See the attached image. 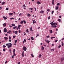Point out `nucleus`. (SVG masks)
Wrapping results in <instances>:
<instances>
[{"instance_id":"obj_1","label":"nucleus","mask_w":64,"mask_h":64,"mask_svg":"<svg viewBox=\"0 0 64 64\" xmlns=\"http://www.w3.org/2000/svg\"><path fill=\"white\" fill-rule=\"evenodd\" d=\"M50 24H51L52 27L53 28H56L57 26H55V25H57V24L56 23H54L53 22H52L50 23Z\"/></svg>"},{"instance_id":"obj_2","label":"nucleus","mask_w":64,"mask_h":64,"mask_svg":"<svg viewBox=\"0 0 64 64\" xmlns=\"http://www.w3.org/2000/svg\"><path fill=\"white\" fill-rule=\"evenodd\" d=\"M6 46H7L8 47V49H9L10 48H11L12 47V44L10 43H8V44H6Z\"/></svg>"},{"instance_id":"obj_3","label":"nucleus","mask_w":64,"mask_h":64,"mask_svg":"<svg viewBox=\"0 0 64 64\" xmlns=\"http://www.w3.org/2000/svg\"><path fill=\"white\" fill-rule=\"evenodd\" d=\"M23 50H24V51H26L27 50V48L25 46H24L23 47Z\"/></svg>"},{"instance_id":"obj_4","label":"nucleus","mask_w":64,"mask_h":64,"mask_svg":"<svg viewBox=\"0 0 64 64\" xmlns=\"http://www.w3.org/2000/svg\"><path fill=\"white\" fill-rule=\"evenodd\" d=\"M45 41H46V42L48 43V44H49L50 42V41H49L47 40H45Z\"/></svg>"},{"instance_id":"obj_5","label":"nucleus","mask_w":64,"mask_h":64,"mask_svg":"<svg viewBox=\"0 0 64 64\" xmlns=\"http://www.w3.org/2000/svg\"><path fill=\"white\" fill-rule=\"evenodd\" d=\"M36 4L38 5H39V4H41V2L39 1H38L36 2Z\"/></svg>"},{"instance_id":"obj_6","label":"nucleus","mask_w":64,"mask_h":64,"mask_svg":"<svg viewBox=\"0 0 64 64\" xmlns=\"http://www.w3.org/2000/svg\"><path fill=\"white\" fill-rule=\"evenodd\" d=\"M24 51L22 52V57H24Z\"/></svg>"},{"instance_id":"obj_7","label":"nucleus","mask_w":64,"mask_h":64,"mask_svg":"<svg viewBox=\"0 0 64 64\" xmlns=\"http://www.w3.org/2000/svg\"><path fill=\"white\" fill-rule=\"evenodd\" d=\"M13 14V13H9V15L10 16H12V15Z\"/></svg>"},{"instance_id":"obj_8","label":"nucleus","mask_w":64,"mask_h":64,"mask_svg":"<svg viewBox=\"0 0 64 64\" xmlns=\"http://www.w3.org/2000/svg\"><path fill=\"white\" fill-rule=\"evenodd\" d=\"M30 31H31L32 32V31H33V30H32V27H30Z\"/></svg>"},{"instance_id":"obj_9","label":"nucleus","mask_w":64,"mask_h":64,"mask_svg":"<svg viewBox=\"0 0 64 64\" xmlns=\"http://www.w3.org/2000/svg\"><path fill=\"white\" fill-rule=\"evenodd\" d=\"M4 32H7V29L6 28L4 29Z\"/></svg>"},{"instance_id":"obj_10","label":"nucleus","mask_w":64,"mask_h":64,"mask_svg":"<svg viewBox=\"0 0 64 64\" xmlns=\"http://www.w3.org/2000/svg\"><path fill=\"white\" fill-rule=\"evenodd\" d=\"M3 17L4 18V20H6V19H7V18L6 17L4 16H3Z\"/></svg>"},{"instance_id":"obj_11","label":"nucleus","mask_w":64,"mask_h":64,"mask_svg":"<svg viewBox=\"0 0 64 64\" xmlns=\"http://www.w3.org/2000/svg\"><path fill=\"white\" fill-rule=\"evenodd\" d=\"M22 7H23V8H24V9H26V8H25L26 7V6H25V5H23Z\"/></svg>"},{"instance_id":"obj_12","label":"nucleus","mask_w":64,"mask_h":64,"mask_svg":"<svg viewBox=\"0 0 64 64\" xmlns=\"http://www.w3.org/2000/svg\"><path fill=\"white\" fill-rule=\"evenodd\" d=\"M4 27H5L6 26V23H4V24H3Z\"/></svg>"},{"instance_id":"obj_13","label":"nucleus","mask_w":64,"mask_h":64,"mask_svg":"<svg viewBox=\"0 0 64 64\" xmlns=\"http://www.w3.org/2000/svg\"><path fill=\"white\" fill-rule=\"evenodd\" d=\"M42 50H43L44 49V47L43 46H42Z\"/></svg>"},{"instance_id":"obj_14","label":"nucleus","mask_w":64,"mask_h":64,"mask_svg":"<svg viewBox=\"0 0 64 64\" xmlns=\"http://www.w3.org/2000/svg\"><path fill=\"white\" fill-rule=\"evenodd\" d=\"M11 31L9 30L8 32L7 33H9V34H10V33H11Z\"/></svg>"},{"instance_id":"obj_15","label":"nucleus","mask_w":64,"mask_h":64,"mask_svg":"<svg viewBox=\"0 0 64 64\" xmlns=\"http://www.w3.org/2000/svg\"><path fill=\"white\" fill-rule=\"evenodd\" d=\"M54 0H52V4L53 5H54Z\"/></svg>"},{"instance_id":"obj_16","label":"nucleus","mask_w":64,"mask_h":64,"mask_svg":"<svg viewBox=\"0 0 64 64\" xmlns=\"http://www.w3.org/2000/svg\"><path fill=\"white\" fill-rule=\"evenodd\" d=\"M28 17H30V16H31V15L30 14H28Z\"/></svg>"},{"instance_id":"obj_17","label":"nucleus","mask_w":64,"mask_h":64,"mask_svg":"<svg viewBox=\"0 0 64 64\" xmlns=\"http://www.w3.org/2000/svg\"><path fill=\"white\" fill-rule=\"evenodd\" d=\"M40 13H44V11L42 10L40 11Z\"/></svg>"},{"instance_id":"obj_18","label":"nucleus","mask_w":64,"mask_h":64,"mask_svg":"<svg viewBox=\"0 0 64 64\" xmlns=\"http://www.w3.org/2000/svg\"><path fill=\"white\" fill-rule=\"evenodd\" d=\"M17 28V26H15L13 27V29H15V28L16 29Z\"/></svg>"},{"instance_id":"obj_19","label":"nucleus","mask_w":64,"mask_h":64,"mask_svg":"<svg viewBox=\"0 0 64 64\" xmlns=\"http://www.w3.org/2000/svg\"><path fill=\"white\" fill-rule=\"evenodd\" d=\"M5 2H3L2 3V5H4V4H5Z\"/></svg>"},{"instance_id":"obj_20","label":"nucleus","mask_w":64,"mask_h":64,"mask_svg":"<svg viewBox=\"0 0 64 64\" xmlns=\"http://www.w3.org/2000/svg\"><path fill=\"white\" fill-rule=\"evenodd\" d=\"M4 38L6 40H7V39H8V38L7 37H4Z\"/></svg>"},{"instance_id":"obj_21","label":"nucleus","mask_w":64,"mask_h":64,"mask_svg":"<svg viewBox=\"0 0 64 64\" xmlns=\"http://www.w3.org/2000/svg\"><path fill=\"white\" fill-rule=\"evenodd\" d=\"M17 33H18V31H16L14 33H15V34H17Z\"/></svg>"},{"instance_id":"obj_22","label":"nucleus","mask_w":64,"mask_h":64,"mask_svg":"<svg viewBox=\"0 0 64 64\" xmlns=\"http://www.w3.org/2000/svg\"><path fill=\"white\" fill-rule=\"evenodd\" d=\"M51 51H54V50H55V49H50Z\"/></svg>"},{"instance_id":"obj_23","label":"nucleus","mask_w":64,"mask_h":64,"mask_svg":"<svg viewBox=\"0 0 64 64\" xmlns=\"http://www.w3.org/2000/svg\"><path fill=\"white\" fill-rule=\"evenodd\" d=\"M58 7L57 6L56 7V10H57V9H58Z\"/></svg>"},{"instance_id":"obj_24","label":"nucleus","mask_w":64,"mask_h":64,"mask_svg":"<svg viewBox=\"0 0 64 64\" xmlns=\"http://www.w3.org/2000/svg\"><path fill=\"white\" fill-rule=\"evenodd\" d=\"M23 22H24V24H26V21L24 20H23Z\"/></svg>"},{"instance_id":"obj_25","label":"nucleus","mask_w":64,"mask_h":64,"mask_svg":"<svg viewBox=\"0 0 64 64\" xmlns=\"http://www.w3.org/2000/svg\"><path fill=\"white\" fill-rule=\"evenodd\" d=\"M21 25H19L18 26V28H20V27H21Z\"/></svg>"},{"instance_id":"obj_26","label":"nucleus","mask_w":64,"mask_h":64,"mask_svg":"<svg viewBox=\"0 0 64 64\" xmlns=\"http://www.w3.org/2000/svg\"><path fill=\"white\" fill-rule=\"evenodd\" d=\"M20 24H23V21L22 20L20 22Z\"/></svg>"},{"instance_id":"obj_27","label":"nucleus","mask_w":64,"mask_h":64,"mask_svg":"<svg viewBox=\"0 0 64 64\" xmlns=\"http://www.w3.org/2000/svg\"><path fill=\"white\" fill-rule=\"evenodd\" d=\"M15 49H14L13 52L15 53Z\"/></svg>"},{"instance_id":"obj_28","label":"nucleus","mask_w":64,"mask_h":64,"mask_svg":"<svg viewBox=\"0 0 64 64\" xmlns=\"http://www.w3.org/2000/svg\"><path fill=\"white\" fill-rule=\"evenodd\" d=\"M41 57V54H39V56H38V57H39V58H40Z\"/></svg>"},{"instance_id":"obj_29","label":"nucleus","mask_w":64,"mask_h":64,"mask_svg":"<svg viewBox=\"0 0 64 64\" xmlns=\"http://www.w3.org/2000/svg\"><path fill=\"white\" fill-rule=\"evenodd\" d=\"M6 47V46L5 45H4V46H3V48H5Z\"/></svg>"},{"instance_id":"obj_30","label":"nucleus","mask_w":64,"mask_h":64,"mask_svg":"<svg viewBox=\"0 0 64 64\" xmlns=\"http://www.w3.org/2000/svg\"><path fill=\"white\" fill-rule=\"evenodd\" d=\"M12 26H15V25L14 24H12Z\"/></svg>"},{"instance_id":"obj_31","label":"nucleus","mask_w":64,"mask_h":64,"mask_svg":"<svg viewBox=\"0 0 64 64\" xmlns=\"http://www.w3.org/2000/svg\"><path fill=\"white\" fill-rule=\"evenodd\" d=\"M26 33H29V31H28V30L27 29L26 30Z\"/></svg>"},{"instance_id":"obj_32","label":"nucleus","mask_w":64,"mask_h":64,"mask_svg":"<svg viewBox=\"0 0 64 64\" xmlns=\"http://www.w3.org/2000/svg\"><path fill=\"white\" fill-rule=\"evenodd\" d=\"M61 45H60L59 46H58V48H60L61 47Z\"/></svg>"},{"instance_id":"obj_33","label":"nucleus","mask_w":64,"mask_h":64,"mask_svg":"<svg viewBox=\"0 0 64 64\" xmlns=\"http://www.w3.org/2000/svg\"><path fill=\"white\" fill-rule=\"evenodd\" d=\"M54 12L52 11V14H53V13H54Z\"/></svg>"},{"instance_id":"obj_34","label":"nucleus","mask_w":64,"mask_h":64,"mask_svg":"<svg viewBox=\"0 0 64 64\" xmlns=\"http://www.w3.org/2000/svg\"><path fill=\"white\" fill-rule=\"evenodd\" d=\"M50 37V36L49 35L48 36H46V38H49Z\"/></svg>"},{"instance_id":"obj_35","label":"nucleus","mask_w":64,"mask_h":64,"mask_svg":"<svg viewBox=\"0 0 64 64\" xmlns=\"http://www.w3.org/2000/svg\"><path fill=\"white\" fill-rule=\"evenodd\" d=\"M13 54L14 55V56H16V54L15 53V52L13 53Z\"/></svg>"},{"instance_id":"obj_36","label":"nucleus","mask_w":64,"mask_h":64,"mask_svg":"<svg viewBox=\"0 0 64 64\" xmlns=\"http://www.w3.org/2000/svg\"><path fill=\"white\" fill-rule=\"evenodd\" d=\"M24 40L25 42H26V39H24Z\"/></svg>"},{"instance_id":"obj_37","label":"nucleus","mask_w":64,"mask_h":64,"mask_svg":"<svg viewBox=\"0 0 64 64\" xmlns=\"http://www.w3.org/2000/svg\"><path fill=\"white\" fill-rule=\"evenodd\" d=\"M15 37H16V36H13V38H14V39Z\"/></svg>"},{"instance_id":"obj_38","label":"nucleus","mask_w":64,"mask_h":64,"mask_svg":"<svg viewBox=\"0 0 64 64\" xmlns=\"http://www.w3.org/2000/svg\"><path fill=\"white\" fill-rule=\"evenodd\" d=\"M62 46H63L64 45V44H63V42H62Z\"/></svg>"},{"instance_id":"obj_39","label":"nucleus","mask_w":64,"mask_h":64,"mask_svg":"<svg viewBox=\"0 0 64 64\" xmlns=\"http://www.w3.org/2000/svg\"><path fill=\"white\" fill-rule=\"evenodd\" d=\"M50 33H52V30H50Z\"/></svg>"},{"instance_id":"obj_40","label":"nucleus","mask_w":64,"mask_h":64,"mask_svg":"<svg viewBox=\"0 0 64 64\" xmlns=\"http://www.w3.org/2000/svg\"><path fill=\"white\" fill-rule=\"evenodd\" d=\"M14 56H14V55H13L12 56V58H14Z\"/></svg>"},{"instance_id":"obj_41","label":"nucleus","mask_w":64,"mask_h":64,"mask_svg":"<svg viewBox=\"0 0 64 64\" xmlns=\"http://www.w3.org/2000/svg\"><path fill=\"white\" fill-rule=\"evenodd\" d=\"M53 38H55V37H52L50 38V39H52Z\"/></svg>"},{"instance_id":"obj_42","label":"nucleus","mask_w":64,"mask_h":64,"mask_svg":"<svg viewBox=\"0 0 64 64\" xmlns=\"http://www.w3.org/2000/svg\"><path fill=\"white\" fill-rule=\"evenodd\" d=\"M52 19L53 20H54L55 19V18H54H54H52Z\"/></svg>"},{"instance_id":"obj_43","label":"nucleus","mask_w":64,"mask_h":64,"mask_svg":"<svg viewBox=\"0 0 64 64\" xmlns=\"http://www.w3.org/2000/svg\"><path fill=\"white\" fill-rule=\"evenodd\" d=\"M6 10H9V8H6Z\"/></svg>"},{"instance_id":"obj_44","label":"nucleus","mask_w":64,"mask_h":64,"mask_svg":"<svg viewBox=\"0 0 64 64\" xmlns=\"http://www.w3.org/2000/svg\"><path fill=\"white\" fill-rule=\"evenodd\" d=\"M10 20H12V19H14V18H10Z\"/></svg>"},{"instance_id":"obj_45","label":"nucleus","mask_w":64,"mask_h":64,"mask_svg":"<svg viewBox=\"0 0 64 64\" xmlns=\"http://www.w3.org/2000/svg\"><path fill=\"white\" fill-rule=\"evenodd\" d=\"M22 15V14L20 13L19 14V16H20L21 15Z\"/></svg>"},{"instance_id":"obj_46","label":"nucleus","mask_w":64,"mask_h":64,"mask_svg":"<svg viewBox=\"0 0 64 64\" xmlns=\"http://www.w3.org/2000/svg\"><path fill=\"white\" fill-rule=\"evenodd\" d=\"M63 60H64V58H62V61Z\"/></svg>"},{"instance_id":"obj_47","label":"nucleus","mask_w":64,"mask_h":64,"mask_svg":"<svg viewBox=\"0 0 64 64\" xmlns=\"http://www.w3.org/2000/svg\"><path fill=\"white\" fill-rule=\"evenodd\" d=\"M60 4V3H57V5L58 6V5H59Z\"/></svg>"},{"instance_id":"obj_48","label":"nucleus","mask_w":64,"mask_h":64,"mask_svg":"<svg viewBox=\"0 0 64 64\" xmlns=\"http://www.w3.org/2000/svg\"><path fill=\"white\" fill-rule=\"evenodd\" d=\"M58 20L59 22H61V20H60V19H58Z\"/></svg>"},{"instance_id":"obj_49","label":"nucleus","mask_w":64,"mask_h":64,"mask_svg":"<svg viewBox=\"0 0 64 64\" xmlns=\"http://www.w3.org/2000/svg\"><path fill=\"white\" fill-rule=\"evenodd\" d=\"M50 19V16H49L48 18V19L49 20V19Z\"/></svg>"},{"instance_id":"obj_50","label":"nucleus","mask_w":64,"mask_h":64,"mask_svg":"<svg viewBox=\"0 0 64 64\" xmlns=\"http://www.w3.org/2000/svg\"><path fill=\"white\" fill-rule=\"evenodd\" d=\"M31 56H32V57H34V56L32 54H31Z\"/></svg>"},{"instance_id":"obj_51","label":"nucleus","mask_w":64,"mask_h":64,"mask_svg":"<svg viewBox=\"0 0 64 64\" xmlns=\"http://www.w3.org/2000/svg\"><path fill=\"white\" fill-rule=\"evenodd\" d=\"M3 8H2L1 6L0 7V10H1V9H2Z\"/></svg>"},{"instance_id":"obj_52","label":"nucleus","mask_w":64,"mask_h":64,"mask_svg":"<svg viewBox=\"0 0 64 64\" xmlns=\"http://www.w3.org/2000/svg\"><path fill=\"white\" fill-rule=\"evenodd\" d=\"M50 10H49V9H48L47 10V11H50Z\"/></svg>"},{"instance_id":"obj_53","label":"nucleus","mask_w":64,"mask_h":64,"mask_svg":"<svg viewBox=\"0 0 64 64\" xmlns=\"http://www.w3.org/2000/svg\"><path fill=\"white\" fill-rule=\"evenodd\" d=\"M31 39L32 40H34V38L33 37H31Z\"/></svg>"},{"instance_id":"obj_54","label":"nucleus","mask_w":64,"mask_h":64,"mask_svg":"<svg viewBox=\"0 0 64 64\" xmlns=\"http://www.w3.org/2000/svg\"><path fill=\"white\" fill-rule=\"evenodd\" d=\"M17 40H16L15 41V43H17Z\"/></svg>"},{"instance_id":"obj_55","label":"nucleus","mask_w":64,"mask_h":64,"mask_svg":"<svg viewBox=\"0 0 64 64\" xmlns=\"http://www.w3.org/2000/svg\"><path fill=\"white\" fill-rule=\"evenodd\" d=\"M24 35H26V33H25V32H24Z\"/></svg>"},{"instance_id":"obj_56","label":"nucleus","mask_w":64,"mask_h":64,"mask_svg":"<svg viewBox=\"0 0 64 64\" xmlns=\"http://www.w3.org/2000/svg\"><path fill=\"white\" fill-rule=\"evenodd\" d=\"M30 9L31 10H33V9L32 8H30Z\"/></svg>"},{"instance_id":"obj_57","label":"nucleus","mask_w":64,"mask_h":64,"mask_svg":"<svg viewBox=\"0 0 64 64\" xmlns=\"http://www.w3.org/2000/svg\"><path fill=\"white\" fill-rule=\"evenodd\" d=\"M3 51L4 52L5 51V49H3Z\"/></svg>"},{"instance_id":"obj_58","label":"nucleus","mask_w":64,"mask_h":64,"mask_svg":"<svg viewBox=\"0 0 64 64\" xmlns=\"http://www.w3.org/2000/svg\"><path fill=\"white\" fill-rule=\"evenodd\" d=\"M9 42H11V40H9Z\"/></svg>"},{"instance_id":"obj_59","label":"nucleus","mask_w":64,"mask_h":64,"mask_svg":"<svg viewBox=\"0 0 64 64\" xmlns=\"http://www.w3.org/2000/svg\"><path fill=\"white\" fill-rule=\"evenodd\" d=\"M8 37L10 39H11V37H10V36H9Z\"/></svg>"},{"instance_id":"obj_60","label":"nucleus","mask_w":64,"mask_h":64,"mask_svg":"<svg viewBox=\"0 0 64 64\" xmlns=\"http://www.w3.org/2000/svg\"><path fill=\"white\" fill-rule=\"evenodd\" d=\"M34 9L35 11H37V10H36V8H34Z\"/></svg>"},{"instance_id":"obj_61","label":"nucleus","mask_w":64,"mask_h":64,"mask_svg":"<svg viewBox=\"0 0 64 64\" xmlns=\"http://www.w3.org/2000/svg\"><path fill=\"white\" fill-rule=\"evenodd\" d=\"M58 40H56L55 41V42H57V41H58Z\"/></svg>"},{"instance_id":"obj_62","label":"nucleus","mask_w":64,"mask_h":64,"mask_svg":"<svg viewBox=\"0 0 64 64\" xmlns=\"http://www.w3.org/2000/svg\"><path fill=\"white\" fill-rule=\"evenodd\" d=\"M59 17L60 18H61V16H59Z\"/></svg>"},{"instance_id":"obj_63","label":"nucleus","mask_w":64,"mask_h":64,"mask_svg":"<svg viewBox=\"0 0 64 64\" xmlns=\"http://www.w3.org/2000/svg\"><path fill=\"white\" fill-rule=\"evenodd\" d=\"M17 64H20V62H19Z\"/></svg>"},{"instance_id":"obj_64","label":"nucleus","mask_w":64,"mask_h":64,"mask_svg":"<svg viewBox=\"0 0 64 64\" xmlns=\"http://www.w3.org/2000/svg\"><path fill=\"white\" fill-rule=\"evenodd\" d=\"M19 33H20L21 32V31L20 30H19Z\"/></svg>"}]
</instances>
